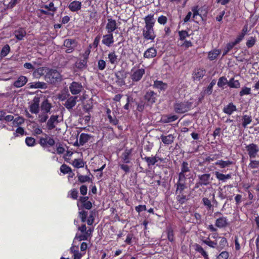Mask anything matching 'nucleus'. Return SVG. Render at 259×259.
Instances as JSON below:
<instances>
[{
	"instance_id": "obj_37",
	"label": "nucleus",
	"mask_w": 259,
	"mask_h": 259,
	"mask_svg": "<svg viewBox=\"0 0 259 259\" xmlns=\"http://www.w3.org/2000/svg\"><path fill=\"white\" fill-rule=\"evenodd\" d=\"M76 99V97H71L69 98L65 104V107L68 109H71L75 106Z\"/></svg>"
},
{
	"instance_id": "obj_46",
	"label": "nucleus",
	"mask_w": 259,
	"mask_h": 259,
	"mask_svg": "<svg viewBox=\"0 0 259 259\" xmlns=\"http://www.w3.org/2000/svg\"><path fill=\"white\" fill-rule=\"evenodd\" d=\"M228 86L231 88H239L240 86L239 81L238 80H235L234 78H231L228 81Z\"/></svg>"
},
{
	"instance_id": "obj_60",
	"label": "nucleus",
	"mask_w": 259,
	"mask_h": 259,
	"mask_svg": "<svg viewBox=\"0 0 259 259\" xmlns=\"http://www.w3.org/2000/svg\"><path fill=\"white\" fill-rule=\"evenodd\" d=\"M259 167V161L256 160H250L248 164V167L251 169L257 168Z\"/></svg>"
},
{
	"instance_id": "obj_2",
	"label": "nucleus",
	"mask_w": 259,
	"mask_h": 259,
	"mask_svg": "<svg viewBox=\"0 0 259 259\" xmlns=\"http://www.w3.org/2000/svg\"><path fill=\"white\" fill-rule=\"evenodd\" d=\"M145 73V68L141 67L140 65L134 66L129 73L130 78L134 82L141 80Z\"/></svg>"
},
{
	"instance_id": "obj_18",
	"label": "nucleus",
	"mask_w": 259,
	"mask_h": 259,
	"mask_svg": "<svg viewBox=\"0 0 259 259\" xmlns=\"http://www.w3.org/2000/svg\"><path fill=\"white\" fill-rule=\"evenodd\" d=\"M156 97L157 94L152 91L147 92L145 95V99L149 104H152L155 103Z\"/></svg>"
},
{
	"instance_id": "obj_47",
	"label": "nucleus",
	"mask_w": 259,
	"mask_h": 259,
	"mask_svg": "<svg viewBox=\"0 0 259 259\" xmlns=\"http://www.w3.org/2000/svg\"><path fill=\"white\" fill-rule=\"evenodd\" d=\"M236 110V106L232 103H229L226 107L224 108V112L225 113H232Z\"/></svg>"
},
{
	"instance_id": "obj_13",
	"label": "nucleus",
	"mask_w": 259,
	"mask_h": 259,
	"mask_svg": "<svg viewBox=\"0 0 259 259\" xmlns=\"http://www.w3.org/2000/svg\"><path fill=\"white\" fill-rule=\"evenodd\" d=\"M145 26L144 27L154 28L155 24V20L154 17V15L150 14L146 16L144 18Z\"/></svg>"
},
{
	"instance_id": "obj_61",
	"label": "nucleus",
	"mask_w": 259,
	"mask_h": 259,
	"mask_svg": "<svg viewBox=\"0 0 259 259\" xmlns=\"http://www.w3.org/2000/svg\"><path fill=\"white\" fill-rule=\"evenodd\" d=\"M251 93V89L247 87H243L239 93L240 96L249 95Z\"/></svg>"
},
{
	"instance_id": "obj_59",
	"label": "nucleus",
	"mask_w": 259,
	"mask_h": 259,
	"mask_svg": "<svg viewBox=\"0 0 259 259\" xmlns=\"http://www.w3.org/2000/svg\"><path fill=\"white\" fill-rule=\"evenodd\" d=\"M205 155H206V157L205 158H203L204 163L206 162H210V161H214L217 158L216 154L210 155L209 156H207L206 154H205Z\"/></svg>"
},
{
	"instance_id": "obj_30",
	"label": "nucleus",
	"mask_w": 259,
	"mask_h": 259,
	"mask_svg": "<svg viewBox=\"0 0 259 259\" xmlns=\"http://www.w3.org/2000/svg\"><path fill=\"white\" fill-rule=\"evenodd\" d=\"M157 54L156 50L153 48L148 49L144 53V57L146 58H152L155 57Z\"/></svg>"
},
{
	"instance_id": "obj_29",
	"label": "nucleus",
	"mask_w": 259,
	"mask_h": 259,
	"mask_svg": "<svg viewBox=\"0 0 259 259\" xmlns=\"http://www.w3.org/2000/svg\"><path fill=\"white\" fill-rule=\"evenodd\" d=\"M52 107L51 103L48 100H45L41 103L40 106V110L42 113H48Z\"/></svg>"
},
{
	"instance_id": "obj_16",
	"label": "nucleus",
	"mask_w": 259,
	"mask_h": 259,
	"mask_svg": "<svg viewBox=\"0 0 259 259\" xmlns=\"http://www.w3.org/2000/svg\"><path fill=\"white\" fill-rule=\"evenodd\" d=\"M210 176V174H204L198 175V178L203 186H207L211 183Z\"/></svg>"
},
{
	"instance_id": "obj_28",
	"label": "nucleus",
	"mask_w": 259,
	"mask_h": 259,
	"mask_svg": "<svg viewBox=\"0 0 259 259\" xmlns=\"http://www.w3.org/2000/svg\"><path fill=\"white\" fill-rule=\"evenodd\" d=\"M15 36L19 40H23L26 35V30L23 28H19L14 32Z\"/></svg>"
},
{
	"instance_id": "obj_40",
	"label": "nucleus",
	"mask_w": 259,
	"mask_h": 259,
	"mask_svg": "<svg viewBox=\"0 0 259 259\" xmlns=\"http://www.w3.org/2000/svg\"><path fill=\"white\" fill-rule=\"evenodd\" d=\"M144 105L142 103H138L135 100L131 103V108L133 109L134 111L137 110L139 112L143 111L144 109Z\"/></svg>"
},
{
	"instance_id": "obj_39",
	"label": "nucleus",
	"mask_w": 259,
	"mask_h": 259,
	"mask_svg": "<svg viewBox=\"0 0 259 259\" xmlns=\"http://www.w3.org/2000/svg\"><path fill=\"white\" fill-rule=\"evenodd\" d=\"M87 62H88L80 58L75 63L74 65L76 68L80 70H82L87 68Z\"/></svg>"
},
{
	"instance_id": "obj_23",
	"label": "nucleus",
	"mask_w": 259,
	"mask_h": 259,
	"mask_svg": "<svg viewBox=\"0 0 259 259\" xmlns=\"http://www.w3.org/2000/svg\"><path fill=\"white\" fill-rule=\"evenodd\" d=\"M205 70L201 68L196 69L193 73V78L195 80H200L205 74Z\"/></svg>"
},
{
	"instance_id": "obj_42",
	"label": "nucleus",
	"mask_w": 259,
	"mask_h": 259,
	"mask_svg": "<svg viewBox=\"0 0 259 259\" xmlns=\"http://www.w3.org/2000/svg\"><path fill=\"white\" fill-rule=\"evenodd\" d=\"M78 181L80 183H84L86 182H92V179L88 176H84L81 174H78L77 175Z\"/></svg>"
},
{
	"instance_id": "obj_45",
	"label": "nucleus",
	"mask_w": 259,
	"mask_h": 259,
	"mask_svg": "<svg viewBox=\"0 0 259 259\" xmlns=\"http://www.w3.org/2000/svg\"><path fill=\"white\" fill-rule=\"evenodd\" d=\"M203 243L213 248H217L218 242L217 240L211 241L209 238L203 240Z\"/></svg>"
},
{
	"instance_id": "obj_24",
	"label": "nucleus",
	"mask_w": 259,
	"mask_h": 259,
	"mask_svg": "<svg viewBox=\"0 0 259 259\" xmlns=\"http://www.w3.org/2000/svg\"><path fill=\"white\" fill-rule=\"evenodd\" d=\"M175 139V136L172 134H169L167 136L161 135L160 139L162 142L165 145H170L172 144Z\"/></svg>"
},
{
	"instance_id": "obj_31",
	"label": "nucleus",
	"mask_w": 259,
	"mask_h": 259,
	"mask_svg": "<svg viewBox=\"0 0 259 259\" xmlns=\"http://www.w3.org/2000/svg\"><path fill=\"white\" fill-rule=\"evenodd\" d=\"M108 58L109 59V62L111 64L115 65L117 64L119 62L118 56L116 55V53L114 51L109 53L108 55Z\"/></svg>"
},
{
	"instance_id": "obj_36",
	"label": "nucleus",
	"mask_w": 259,
	"mask_h": 259,
	"mask_svg": "<svg viewBox=\"0 0 259 259\" xmlns=\"http://www.w3.org/2000/svg\"><path fill=\"white\" fill-rule=\"evenodd\" d=\"M193 217L191 223L194 224L200 225L202 223V215L198 212H195L192 215Z\"/></svg>"
},
{
	"instance_id": "obj_34",
	"label": "nucleus",
	"mask_w": 259,
	"mask_h": 259,
	"mask_svg": "<svg viewBox=\"0 0 259 259\" xmlns=\"http://www.w3.org/2000/svg\"><path fill=\"white\" fill-rule=\"evenodd\" d=\"M194 246L195 251L200 253L201 255L203 256L204 259L209 258L207 253L204 250V249L201 245L197 243H196L194 245Z\"/></svg>"
},
{
	"instance_id": "obj_5",
	"label": "nucleus",
	"mask_w": 259,
	"mask_h": 259,
	"mask_svg": "<svg viewBox=\"0 0 259 259\" xmlns=\"http://www.w3.org/2000/svg\"><path fill=\"white\" fill-rule=\"evenodd\" d=\"M39 143L44 148L52 147L55 144V141L53 138L47 134H45L44 137L40 138Z\"/></svg>"
},
{
	"instance_id": "obj_54",
	"label": "nucleus",
	"mask_w": 259,
	"mask_h": 259,
	"mask_svg": "<svg viewBox=\"0 0 259 259\" xmlns=\"http://www.w3.org/2000/svg\"><path fill=\"white\" fill-rule=\"evenodd\" d=\"M24 122V119L21 117H18L14 119L13 121V125L14 126H18Z\"/></svg>"
},
{
	"instance_id": "obj_55",
	"label": "nucleus",
	"mask_w": 259,
	"mask_h": 259,
	"mask_svg": "<svg viewBox=\"0 0 259 259\" xmlns=\"http://www.w3.org/2000/svg\"><path fill=\"white\" fill-rule=\"evenodd\" d=\"M227 84L228 85V81L227 78L224 76L220 77L217 83L218 86L220 88H223V87Z\"/></svg>"
},
{
	"instance_id": "obj_20",
	"label": "nucleus",
	"mask_w": 259,
	"mask_h": 259,
	"mask_svg": "<svg viewBox=\"0 0 259 259\" xmlns=\"http://www.w3.org/2000/svg\"><path fill=\"white\" fill-rule=\"evenodd\" d=\"M165 233L167 235V237L168 241L170 242H174L175 240L174 229L171 225H169L166 227Z\"/></svg>"
},
{
	"instance_id": "obj_41",
	"label": "nucleus",
	"mask_w": 259,
	"mask_h": 259,
	"mask_svg": "<svg viewBox=\"0 0 259 259\" xmlns=\"http://www.w3.org/2000/svg\"><path fill=\"white\" fill-rule=\"evenodd\" d=\"M73 248H70V252L73 254V259H81V257L84 255V252H80L79 250H73Z\"/></svg>"
},
{
	"instance_id": "obj_22",
	"label": "nucleus",
	"mask_w": 259,
	"mask_h": 259,
	"mask_svg": "<svg viewBox=\"0 0 259 259\" xmlns=\"http://www.w3.org/2000/svg\"><path fill=\"white\" fill-rule=\"evenodd\" d=\"M58 115H52L50 118L48 120L47 125L49 130H51L55 128V124L58 123L59 121L58 120Z\"/></svg>"
},
{
	"instance_id": "obj_10",
	"label": "nucleus",
	"mask_w": 259,
	"mask_h": 259,
	"mask_svg": "<svg viewBox=\"0 0 259 259\" xmlns=\"http://www.w3.org/2000/svg\"><path fill=\"white\" fill-rule=\"evenodd\" d=\"M40 98L35 96L33 99L30 102L29 108L32 113H38L39 110Z\"/></svg>"
},
{
	"instance_id": "obj_17",
	"label": "nucleus",
	"mask_w": 259,
	"mask_h": 259,
	"mask_svg": "<svg viewBox=\"0 0 259 259\" xmlns=\"http://www.w3.org/2000/svg\"><path fill=\"white\" fill-rule=\"evenodd\" d=\"M176 199L178 204L183 205L190 199V195L187 193L182 194H176Z\"/></svg>"
},
{
	"instance_id": "obj_43",
	"label": "nucleus",
	"mask_w": 259,
	"mask_h": 259,
	"mask_svg": "<svg viewBox=\"0 0 259 259\" xmlns=\"http://www.w3.org/2000/svg\"><path fill=\"white\" fill-rule=\"evenodd\" d=\"M179 117L177 115L174 114L168 116H164L161 118V120L164 123H168L175 121Z\"/></svg>"
},
{
	"instance_id": "obj_49",
	"label": "nucleus",
	"mask_w": 259,
	"mask_h": 259,
	"mask_svg": "<svg viewBox=\"0 0 259 259\" xmlns=\"http://www.w3.org/2000/svg\"><path fill=\"white\" fill-rule=\"evenodd\" d=\"M10 52V47L8 45H5L0 53L1 58L6 57Z\"/></svg>"
},
{
	"instance_id": "obj_63",
	"label": "nucleus",
	"mask_w": 259,
	"mask_h": 259,
	"mask_svg": "<svg viewBox=\"0 0 259 259\" xmlns=\"http://www.w3.org/2000/svg\"><path fill=\"white\" fill-rule=\"evenodd\" d=\"M157 22L159 24L164 25L167 22V18L165 16L161 15L158 17Z\"/></svg>"
},
{
	"instance_id": "obj_4",
	"label": "nucleus",
	"mask_w": 259,
	"mask_h": 259,
	"mask_svg": "<svg viewBox=\"0 0 259 259\" xmlns=\"http://www.w3.org/2000/svg\"><path fill=\"white\" fill-rule=\"evenodd\" d=\"M46 79L48 82L54 83L56 81L61 80V76L60 73L56 70H50L46 75Z\"/></svg>"
},
{
	"instance_id": "obj_51",
	"label": "nucleus",
	"mask_w": 259,
	"mask_h": 259,
	"mask_svg": "<svg viewBox=\"0 0 259 259\" xmlns=\"http://www.w3.org/2000/svg\"><path fill=\"white\" fill-rule=\"evenodd\" d=\"M60 171L65 175L69 172H72V169L70 167L65 164H63L60 168Z\"/></svg>"
},
{
	"instance_id": "obj_50",
	"label": "nucleus",
	"mask_w": 259,
	"mask_h": 259,
	"mask_svg": "<svg viewBox=\"0 0 259 259\" xmlns=\"http://www.w3.org/2000/svg\"><path fill=\"white\" fill-rule=\"evenodd\" d=\"M78 192L76 189H72L68 192V197L73 200H77L78 198Z\"/></svg>"
},
{
	"instance_id": "obj_57",
	"label": "nucleus",
	"mask_w": 259,
	"mask_h": 259,
	"mask_svg": "<svg viewBox=\"0 0 259 259\" xmlns=\"http://www.w3.org/2000/svg\"><path fill=\"white\" fill-rule=\"evenodd\" d=\"M108 117L110 123L115 125L118 124V120L115 116V114H113V115H111V114H108Z\"/></svg>"
},
{
	"instance_id": "obj_9",
	"label": "nucleus",
	"mask_w": 259,
	"mask_h": 259,
	"mask_svg": "<svg viewBox=\"0 0 259 259\" xmlns=\"http://www.w3.org/2000/svg\"><path fill=\"white\" fill-rule=\"evenodd\" d=\"M192 107V105L187 103H177L175 105V109L177 113H184L188 111Z\"/></svg>"
},
{
	"instance_id": "obj_3",
	"label": "nucleus",
	"mask_w": 259,
	"mask_h": 259,
	"mask_svg": "<svg viewBox=\"0 0 259 259\" xmlns=\"http://www.w3.org/2000/svg\"><path fill=\"white\" fill-rule=\"evenodd\" d=\"M193 175L189 164L187 161H183L181 166V171L178 174V180L186 181L187 179H191Z\"/></svg>"
},
{
	"instance_id": "obj_44",
	"label": "nucleus",
	"mask_w": 259,
	"mask_h": 259,
	"mask_svg": "<svg viewBox=\"0 0 259 259\" xmlns=\"http://www.w3.org/2000/svg\"><path fill=\"white\" fill-rule=\"evenodd\" d=\"M85 162L83 161L82 159H75L72 161V165L76 168H82L84 167Z\"/></svg>"
},
{
	"instance_id": "obj_56",
	"label": "nucleus",
	"mask_w": 259,
	"mask_h": 259,
	"mask_svg": "<svg viewBox=\"0 0 259 259\" xmlns=\"http://www.w3.org/2000/svg\"><path fill=\"white\" fill-rule=\"evenodd\" d=\"M235 46L233 42L228 43L224 50L223 56H225Z\"/></svg>"
},
{
	"instance_id": "obj_48",
	"label": "nucleus",
	"mask_w": 259,
	"mask_h": 259,
	"mask_svg": "<svg viewBox=\"0 0 259 259\" xmlns=\"http://www.w3.org/2000/svg\"><path fill=\"white\" fill-rule=\"evenodd\" d=\"M221 51L219 50H213L209 52L208 57L210 60H213L215 59L220 54Z\"/></svg>"
},
{
	"instance_id": "obj_64",
	"label": "nucleus",
	"mask_w": 259,
	"mask_h": 259,
	"mask_svg": "<svg viewBox=\"0 0 259 259\" xmlns=\"http://www.w3.org/2000/svg\"><path fill=\"white\" fill-rule=\"evenodd\" d=\"M229 257V253L227 251H224L221 252L217 256L216 259H228Z\"/></svg>"
},
{
	"instance_id": "obj_53",
	"label": "nucleus",
	"mask_w": 259,
	"mask_h": 259,
	"mask_svg": "<svg viewBox=\"0 0 259 259\" xmlns=\"http://www.w3.org/2000/svg\"><path fill=\"white\" fill-rule=\"evenodd\" d=\"M95 212L94 211H91L90 212L89 216L88 218L87 222L88 225H92L95 220Z\"/></svg>"
},
{
	"instance_id": "obj_26",
	"label": "nucleus",
	"mask_w": 259,
	"mask_h": 259,
	"mask_svg": "<svg viewBox=\"0 0 259 259\" xmlns=\"http://www.w3.org/2000/svg\"><path fill=\"white\" fill-rule=\"evenodd\" d=\"M81 5V2L74 1L69 4L68 8L71 12H77L80 10Z\"/></svg>"
},
{
	"instance_id": "obj_52",
	"label": "nucleus",
	"mask_w": 259,
	"mask_h": 259,
	"mask_svg": "<svg viewBox=\"0 0 259 259\" xmlns=\"http://www.w3.org/2000/svg\"><path fill=\"white\" fill-rule=\"evenodd\" d=\"M220 239V241L219 242V244L218 245L217 249H223L227 244V240L225 237H219Z\"/></svg>"
},
{
	"instance_id": "obj_7",
	"label": "nucleus",
	"mask_w": 259,
	"mask_h": 259,
	"mask_svg": "<svg viewBox=\"0 0 259 259\" xmlns=\"http://www.w3.org/2000/svg\"><path fill=\"white\" fill-rule=\"evenodd\" d=\"M174 186L176 188L175 194H182L187 193L185 191L188 188L186 181L178 180Z\"/></svg>"
},
{
	"instance_id": "obj_6",
	"label": "nucleus",
	"mask_w": 259,
	"mask_h": 259,
	"mask_svg": "<svg viewBox=\"0 0 259 259\" xmlns=\"http://www.w3.org/2000/svg\"><path fill=\"white\" fill-rule=\"evenodd\" d=\"M142 35L146 40L153 41L156 37L154 28L144 27L142 29Z\"/></svg>"
},
{
	"instance_id": "obj_32",
	"label": "nucleus",
	"mask_w": 259,
	"mask_h": 259,
	"mask_svg": "<svg viewBox=\"0 0 259 259\" xmlns=\"http://www.w3.org/2000/svg\"><path fill=\"white\" fill-rule=\"evenodd\" d=\"M154 88L157 89L159 91H164L167 88V84L163 82L162 81L155 80L153 84Z\"/></svg>"
},
{
	"instance_id": "obj_58",
	"label": "nucleus",
	"mask_w": 259,
	"mask_h": 259,
	"mask_svg": "<svg viewBox=\"0 0 259 259\" xmlns=\"http://www.w3.org/2000/svg\"><path fill=\"white\" fill-rule=\"evenodd\" d=\"M88 211L82 210L79 212V217L82 223H84L87 221Z\"/></svg>"
},
{
	"instance_id": "obj_35",
	"label": "nucleus",
	"mask_w": 259,
	"mask_h": 259,
	"mask_svg": "<svg viewBox=\"0 0 259 259\" xmlns=\"http://www.w3.org/2000/svg\"><path fill=\"white\" fill-rule=\"evenodd\" d=\"M91 136L90 135L85 133H81L79 136V145L81 146L84 145L87 143L91 139Z\"/></svg>"
},
{
	"instance_id": "obj_21",
	"label": "nucleus",
	"mask_w": 259,
	"mask_h": 259,
	"mask_svg": "<svg viewBox=\"0 0 259 259\" xmlns=\"http://www.w3.org/2000/svg\"><path fill=\"white\" fill-rule=\"evenodd\" d=\"M93 231V229L89 228L88 230H87L85 233L80 235L76 234L74 240H78V241H81L82 240H88V238L91 236Z\"/></svg>"
},
{
	"instance_id": "obj_19",
	"label": "nucleus",
	"mask_w": 259,
	"mask_h": 259,
	"mask_svg": "<svg viewBox=\"0 0 259 259\" xmlns=\"http://www.w3.org/2000/svg\"><path fill=\"white\" fill-rule=\"evenodd\" d=\"M228 225V222L227 218L224 216L218 218L215 223V225L219 228H225Z\"/></svg>"
},
{
	"instance_id": "obj_38",
	"label": "nucleus",
	"mask_w": 259,
	"mask_h": 259,
	"mask_svg": "<svg viewBox=\"0 0 259 259\" xmlns=\"http://www.w3.org/2000/svg\"><path fill=\"white\" fill-rule=\"evenodd\" d=\"M233 163L232 161L227 160L224 161L223 160H218L215 162V164L218 165L221 168H224L226 167L229 166Z\"/></svg>"
},
{
	"instance_id": "obj_25",
	"label": "nucleus",
	"mask_w": 259,
	"mask_h": 259,
	"mask_svg": "<svg viewBox=\"0 0 259 259\" xmlns=\"http://www.w3.org/2000/svg\"><path fill=\"white\" fill-rule=\"evenodd\" d=\"M27 81V78L25 76L21 75L13 83V85L16 88H21L24 86Z\"/></svg>"
},
{
	"instance_id": "obj_33",
	"label": "nucleus",
	"mask_w": 259,
	"mask_h": 259,
	"mask_svg": "<svg viewBox=\"0 0 259 259\" xmlns=\"http://www.w3.org/2000/svg\"><path fill=\"white\" fill-rule=\"evenodd\" d=\"M30 89H46L47 88V83L44 82H34L29 84Z\"/></svg>"
},
{
	"instance_id": "obj_11",
	"label": "nucleus",
	"mask_w": 259,
	"mask_h": 259,
	"mask_svg": "<svg viewBox=\"0 0 259 259\" xmlns=\"http://www.w3.org/2000/svg\"><path fill=\"white\" fill-rule=\"evenodd\" d=\"M114 42L113 33H108L102 36V43L108 48L112 46Z\"/></svg>"
},
{
	"instance_id": "obj_12",
	"label": "nucleus",
	"mask_w": 259,
	"mask_h": 259,
	"mask_svg": "<svg viewBox=\"0 0 259 259\" xmlns=\"http://www.w3.org/2000/svg\"><path fill=\"white\" fill-rule=\"evenodd\" d=\"M118 25L115 20L112 18L108 19L105 29L108 33H112L117 29Z\"/></svg>"
},
{
	"instance_id": "obj_14",
	"label": "nucleus",
	"mask_w": 259,
	"mask_h": 259,
	"mask_svg": "<svg viewBox=\"0 0 259 259\" xmlns=\"http://www.w3.org/2000/svg\"><path fill=\"white\" fill-rule=\"evenodd\" d=\"M64 46L67 48L65 52L67 53H70L73 52L76 47V43L73 39H67L64 41Z\"/></svg>"
},
{
	"instance_id": "obj_15",
	"label": "nucleus",
	"mask_w": 259,
	"mask_h": 259,
	"mask_svg": "<svg viewBox=\"0 0 259 259\" xmlns=\"http://www.w3.org/2000/svg\"><path fill=\"white\" fill-rule=\"evenodd\" d=\"M69 89L72 94L76 95L81 91L82 86L80 83L74 81L70 85Z\"/></svg>"
},
{
	"instance_id": "obj_1",
	"label": "nucleus",
	"mask_w": 259,
	"mask_h": 259,
	"mask_svg": "<svg viewBox=\"0 0 259 259\" xmlns=\"http://www.w3.org/2000/svg\"><path fill=\"white\" fill-rule=\"evenodd\" d=\"M132 152V149H126L121 156L123 163H119V166L120 169L124 171L125 174L129 173L130 171V166L126 164L131 163Z\"/></svg>"
},
{
	"instance_id": "obj_27",
	"label": "nucleus",
	"mask_w": 259,
	"mask_h": 259,
	"mask_svg": "<svg viewBox=\"0 0 259 259\" xmlns=\"http://www.w3.org/2000/svg\"><path fill=\"white\" fill-rule=\"evenodd\" d=\"M140 156L142 160L146 162L147 165L149 167L155 165L157 163L156 158L155 157V156L152 157L145 156L144 157H143V155L141 153Z\"/></svg>"
},
{
	"instance_id": "obj_8",
	"label": "nucleus",
	"mask_w": 259,
	"mask_h": 259,
	"mask_svg": "<svg viewBox=\"0 0 259 259\" xmlns=\"http://www.w3.org/2000/svg\"><path fill=\"white\" fill-rule=\"evenodd\" d=\"M245 148L250 158H255L259 152L258 146L254 143L247 145Z\"/></svg>"
},
{
	"instance_id": "obj_62",
	"label": "nucleus",
	"mask_w": 259,
	"mask_h": 259,
	"mask_svg": "<svg viewBox=\"0 0 259 259\" xmlns=\"http://www.w3.org/2000/svg\"><path fill=\"white\" fill-rule=\"evenodd\" d=\"M44 8L47 9L48 11H52L53 13L57 11V8L54 7V4L53 2H51L49 5L44 6Z\"/></svg>"
}]
</instances>
